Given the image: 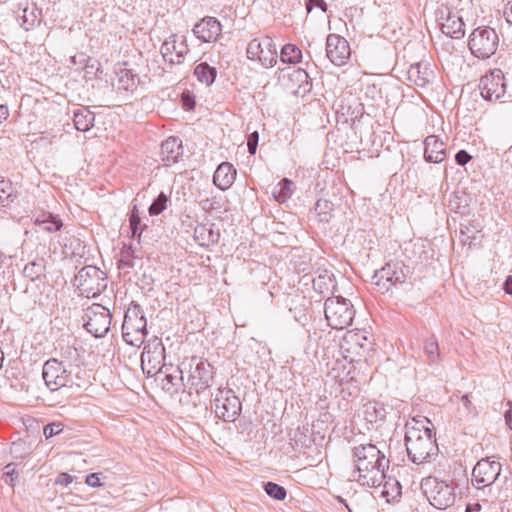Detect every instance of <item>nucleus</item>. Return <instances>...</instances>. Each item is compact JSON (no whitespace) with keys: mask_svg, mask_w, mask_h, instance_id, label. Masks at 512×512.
Wrapping results in <instances>:
<instances>
[{"mask_svg":"<svg viewBox=\"0 0 512 512\" xmlns=\"http://www.w3.org/2000/svg\"><path fill=\"white\" fill-rule=\"evenodd\" d=\"M195 238L200 241V245L208 246L210 244H214L219 239V233L214 232L211 227H206L205 225H201L195 228L194 231Z\"/></svg>","mask_w":512,"mask_h":512,"instance_id":"obj_34","label":"nucleus"},{"mask_svg":"<svg viewBox=\"0 0 512 512\" xmlns=\"http://www.w3.org/2000/svg\"><path fill=\"white\" fill-rule=\"evenodd\" d=\"M61 357L68 363H77L80 358L78 349L72 346H66L61 348Z\"/></svg>","mask_w":512,"mask_h":512,"instance_id":"obj_47","label":"nucleus"},{"mask_svg":"<svg viewBox=\"0 0 512 512\" xmlns=\"http://www.w3.org/2000/svg\"><path fill=\"white\" fill-rule=\"evenodd\" d=\"M62 424L61 423H50V424H47L45 427H44V435L46 438H51L55 435H58L59 433L62 432Z\"/></svg>","mask_w":512,"mask_h":512,"instance_id":"obj_49","label":"nucleus"},{"mask_svg":"<svg viewBox=\"0 0 512 512\" xmlns=\"http://www.w3.org/2000/svg\"><path fill=\"white\" fill-rule=\"evenodd\" d=\"M380 277H386L389 279L392 287H396L398 284H403L406 281V274L401 265L397 263H387L380 269Z\"/></svg>","mask_w":512,"mask_h":512,"instance_id":"obj_27","label":"nucleus"},{"mask_svg":"<svg viewBox=\"0 0 512 512\" xmlns=\"http://www.w3.org/2000/svg\"><path fill=\"white\" fill-rule=\"evenodd\" d=\"M194 75L198 81L210 86L215 81L217 71L216 68L210 66L208 63L202 62L195 67Z\"/></svg>","mask_w":512,"mask_h":512,"instance_id":"obj_31","label":"nucleus"},{"mask_svg":"<svg viewBox=\"0 0 512 512\" xmlns=\"http://www.w3.org/2000/svg\"><path fill=\"white\" fill-rule=\"evenodd\" d=\"M469 49L479 59H487L495 54L499 45L496 31L488 26L474 29L469 37Z\"/></svg>","mask_w":512,"mask_h":512,"instance_id":"obj_8","label":"nucleus"},{"mask_svg":"<svg viewBox=\"0 0 512 512\" xmlns=\"http://www.w3.org/2000/svg\"><path fill=\"white\" fill-rule=\"evenodd\" d=\"M465 24L462 18L452 12H448L447 17L441 23L442 33L451 38L459 39L465 34Z\"/></svg>","mask_w":512,"mask_h":512,"instance_id":"obj_25","label":"nucleus"},{"mask_svg":"<svg viewBox=\"0 0 512 512\" xmlns=\"http://www.w3.org/2000/svg\"><path fill=\"white\" fill-rule=\"evenodd\" d=\"M74 479H75L74 476H72L68 473L62 472V473L58 474V476L56 477L55 484L67 487L74 481Z\"/></svg>","mask_w":512,"mask_h":512,"instance_id":"obj_51","label":"nucleus"},{"mask_svg":"<svg viewBox=\"0 0 512 512\" xmlns=\"http://www.w3.org/2000/svg\"><path fill=\"white\" fill-rule=\"evenodd\" d=\"M236 170L228 162L221 163L214 172L213 183L221 190H226L233 184Z\"/></svg>","mask_w":512,"mask_h":512,"instance_id":"obj_24","label":"nucleus"},{"mask_svg":"<svg viewBox=\"0 0 512 512\" xmlns=\"http://www.w3.org/2000/svg\"><path fill=\"white\" fill-rule=\"evenodd\" d=\"M424 353L430 363H437L440 359V351L437 341L433 340L424 346Z\"/></svg>","mask_w":512,"mask_h":512,"instance_id":"obj_45","label":"nucleus"},{"mask_svg":"<svg viewBox=\"0 0 512 512\" xmlns=\"http://www.w3.org/2000/svg\"><path fill=\"white\" fill-rule=\"evenodd\" d=\"M8 115L9 111L7 106L0 105V123L2 122V120H5L8 117Z\"/></svg>","mask_w":512,"mask_h":512,"instance_id":"obj_62","label":"nucleus"},{"mask_svg":"<svg viewBox=\"0 0 512 512\" xmlns=\"http://www.w3.org/2000/svg\"><path fill=\"white\" fill-rule=\"evenodd\" d=\"M100 473H91L86 476L85 483L91 487H100Z\"/></svg>","mask_w":512,"mask_h":512,"instance_id":"obj_53","label":"nucleus"},{"mask_svg":"<svg viewBox=\"0 0 512 512\" xmlns=\"http://www.w3.org/2000/svg\"><path fill=\"white\" fill-rule=\"evenodd\" d=\"M259 134L257 131L252 132L247 139V147L250 154H255L258 146Z\"/></svg>","mask_w":512,"mask_h":512,"instance_id":"obj_50","label":"nucleus"},{"mask_svg":"<svg viewBox=\"0 0 512 512\" xmlns=\"http://www.w3.org/2000/svg\"><path fill=\"white\" fill-rule=\"evenodd\" d=\"M314 7L320 8L323 12L327 11V4L324 0H309L306 4L308 12H311Z\"/></svg>","mask_w":512,"mask_h":512,"instance_id":"obj_52","label":"nucleus"},{"mask_svg":"<svg viewBox=\"0 0 512 512\" xmlns=\"http://www.w3.org/2000/svg\"><path fill=\"white\" fill-rule=\"evenodd\" d=\"M311 282L313 285V289L319 293L323 294L328 291L333 282V274L328 270H322L318 272V275L315 277H311Z\"/></svg>","mask_w":512,"mask_h":512,"instance_id":"obj_33","label":"nucleus"},{"mask_svg":"<svg viewBox=\"0 0 512 512\" xmlns=\"http://www.w3.org/2000/svg\"><path fill=\"white\" fill-rule=\"evenodd\" d=\"M141 219L138 214V211L136 210V207H134L130 218H129V228L131 232V237H136L137 235H140L142 228L140 227Z\"/></svg>","mask_w":512,"mask_h":512,"instance_id":"obj_46","label":"nucleus"},{"mask_svg":"<svg viewBox=\"0 0 512 512\" xmlns=\"http://www.w3.org/2000/svg\"><path fill=\"white\" fill-rule=\"evenodd\" d=\"M185 370L180 366H166L159 371L156 376V380L160 382L162 389L170 394L177 393L179 389L184 386V374Z\"/></svg>","mask_w":512,"mask_h":512,"instance_id":"obj_18","label":"nucleus"},{"mask_svg":"<svg viewBox=\"0 0 512 512\" xmlns=\"http://www.w3.org/2000/svg\"><path fill=\"white\" fill-rule=\"evenodd\" d=\"M70 374L71 372H68L64 361L51 358L43 365L42 377L51 392L59 391L66 387L70 382Z\"/></svg>","mask_w":512,"mask_h":512,"instance_id":"obj_14","label":"nucleus"},{"mask_svg":"<svg viewBox=\"0 0 512 512\" xmlns=\"http://www.w3.org/2000/svg\"><path fill=\"white\" fill-rule=\"evenodd\" d=\"M502 465L493 457H486L477 462L472 470L474 487H486L498 483L501 477Z\"/></svg>","mask_w":512,"mask_h":512,"instance_id":"obj_12","label":"nucleus"},{"mask_svg":"<svg viewBox=\"0 0 512 512\" xmlns=\"http://www.w3.org/2000/svg\"><path fill=\"white\" fill-rule=\"evenodd\" d=\"M481 96L488 101H499L505 96L506 83L502 70L494 69L484 75L479 84Z\"/></svg>","mask_w":512,"mask_h":512,"instance_id":"obj_15","label":"nucleus"},{"mask_svg":"<svg viewBox=\"0 0 512 512\" xmlns=\"http://www.w3.org/2000/svg\"><path fill=\"white\" fill-rule=\"evenodd\" d=\"M199 205L202 208V210L206 212H210L212 210H219L221 208V203L215 197L202 199L199 202Z\"/></svg>","mask_w":512,"mask_h":512,"instance_id":"obj_48","label":"nucleus"},{"mask_svg":"<svg viewBox=\"0 0 512 512\" xmlns=\"http://www.w3.org/2000/svg\"><path fill=\"white\" fill-rule=\"evenodd\" d=\"M14 13L17 22L26 31L32 30L41 22V11L35 3H30L28 0H21Z\"/></svg>","mask_w":512,"mask_h":512,"instance_id":"obj_19","label":"nucleus"},{"mask_svg":"<svg viewBox=\"0 0 512 512\" xmlns=\"http://www.w3.org/2000/svg\"><path fill=\"white\" fill-rule=\"evenodd\" d=\"M95 116L88 108H77L73 112L74 126L78 131H88L94 125Z\"/></svg>","mask_w":512,"mask_h":512,"instance_id":"obj_28","label":"nucleus"},{"mask_svg":"<svg viewBox=\"0 0 512 512\" xmlns=\"http://www.w3.org/2000/svg\"><path fill=\"white\" fill-rule=\"evenodd\" d=\"M168 202V196L161 192L152 202L149 207V214L152 216L159 215L166 209V205Z\"/></svg>","mask_w":512,"mask_h":512,"instance_id":"obj_44","label":"nucleus"},{"mask_svg":"<svg viewBox=\"0 0 512 512\" xmlns=\"http://www.w3.org/2000/svg\"><path fill=\"white\" fill-rule=\"evenodd\" d=\"M401 495V485L396 479L389 478L382 486L381 496L387 502L395 501Z\"/></svg>","mask_w":512,"mask_h":512,"instance_id":"obj_37","label":"nucleus"},{"mask_svg":"<svg viewBox=\"0 0 512 512\" xmlns=\"http://www.w3.org/2000/svg\"><path fill=\"white\" fill-rule=\"evenodd\" d=\"M315 212L320 222L328 223L333 216V204L325 199H319L315 204Z\"/></svg>","mask_w":512,"mask_h":512,"instance_id":"obj_38","label":"nucleus"},{"mask_svg":"<svg viewBox=\"0 0 512 512\" xmlns=\"http://www.w3.org/2000/svg\"><path fill=\"white\" fill-rule=\"evenodd\" d=\"M363 415L367 422L376 423L386 417V409L382 403L367 402L363 406Z\"/></svg>","mask_w":512,"mask_h":512,"instance_id":"obj_30","label":"nucleus"},{"mask_svg":"<svg viewBox=\"0 0 512 512\" xmlns=\"http://www.w3.org/2000/svg\"><path fill=\"white\" fill-rule=\"evenodd\" d=\"M189 52L186 38L173 34L169 36L161 46V54L165 61L171 64H181L185 55Z\"/></svg>","mask_w":512,"mask_h":512,"instance_id":"obj_17","label":"nucleus"},{"mask_svg":"<svg viewBox=\"0 0 512 512\" xmlns=\"http://www.w3.org/2000/svg\"><path fill=\"white\" fill-rule=\"evenodd\" d=\"M408 80L416 86L425 87L434 79V71L427 62L411 64L407 71Z\"/></svg>","mask_w":512,"mask_h":512,"instance_id":"obj_21","label":"nucleus"},{"mask_svg":"<svg viewBox=\"0 0 512 512\" xmlns=\"http://www.w3.org/2000/svg\"><path fill=\"white\" fill-rule=\"evenodd\" d=\"M428 425H431V422L427 418L421 421L412 419L405 425L407 454L409 459L417 465L429 461L438 452L435 434Z\"/></svg>","mask_w":512,"mask_h":512,"instance_id":"obj_2","label":"nucleus"},{"mask_svg":"<svg viewBox=\"0 0 512 512\" xmlns=\"http://www.w3.org/2000/svg\"><path fill=\"white\" fill-rule=\"evenodd\" d=\"M446 158L443 141L435 135H429L424 140V159L430 163H441Z\"/></svg>","mask_w":512,"mask_h":512,"instance_id":"obj_22","label":"nucleus"},{"mask_svg":"<svg viewBox=\"0 0 512 512\" xmlns=\"http://www.w3.org/2000/svg\"><path fill=\"white\" fill-rule=\"evenodd\" d=\"M263 489L269 497L278 501L284 500L287 496V491L283 486L271 481L264 483Z\"/></svg>","mask_w":512,"mask_h":512,"instance_id":"obj_40","label":"nucleus"},{"mask_svg":"<svg viewBox=\"0 0 512 512\" xmlns=\"http://www.w3.org/2000/svg\"><path fill=\"white\" fill-rule=\"evenodd\" d=\"M293 191L294 183L288 178H283L273 189L272 193L276 201L284 203L292 196Z\"/></svg>","mask_w":512,"mask_h":512,"instance_id":"obj_32","label":"nucleus"},{"mask_svg":"<svg viewBox=\"0 0 512 512\" xmlns=\"http://www.w3.org/2000/svg\"><path fill=\"white\" fill-rule=\"evenodd\" d=\"M35 223L48 232L58 231L63 225L62 221L51 213H43L42 215H39L36 218Z\"/></svg>","mask_w":512,"mask_h":512,"instance_id":"obj_35","label":"nucleus"},{"mask_svg":"<svg viewBox=\"0 0 512 512\" xmlns=\"http://www.w3.org/2000/svg\"><path fill=\"white\" fill-rule=\"evenodd\" d=\"M470 159H471V156L465 150H460L455 155V160H456L457 164H459L461 166L466 165Z\"/></svg>","mask_w":512,"mask_h":512,"instance_id":"obj_54","label":"nucleus"},{"mask_svg":"<svg viewBox=\"0 0 512 512\" xmlns=\"http://www.w3.org/2000/svg\"><path fill=\"white\" fill-rule=\"evenodd\" d=\"M221 23L215 17H205L195 24L194 35L201 41L214 42L221 35Z\"/></svg>","mask_w":512,"mask_h":512,"instance_id":"obj_20","label":"nucleus"},{"mask_svg":"<svg viewBox=\"0 0 512 512\" xmlns=\"http://www.w3.org/2000/svg\"><path fill=\"white\" fill-rule=\"evenodd\" d=\"M461 401L464 405V407L469 411L471 412L473 409H474V406L472 405V402L470 401L469 399V395L468 394H465L461 397Z\"/></svg>","mask_w":512,"mask_h":512,"instance_id":"obj_60","label":"nucleus"},{"mask_svg":"<svg viewBox=\"0 0 512 512\" xmlns=\"http://www.w3.org/2000/svg\"><path fill=\"white\" fill-rule=\"evenodd\" d=\"M117 82L116 87L119 91L133 92L138 83L139 77L133 73L132 70L127 68H121L117 71Z\"/></svg>","mask_w":512,"mask_h":512,"instance_id":"obj_26","label":"nucleus"},{"mask_svg":"<svg viewBox=\"0 0 512 512\" xmlns=\"http://www.w3.org/2000/svg\"><path fill=\"white\" fill-rule=\"evenodd\" d=\"M161 155L166 166L177 163L183 156L181 140L177 137H169L161 145Z\"/></svg>","mask_w":512,"mask_h":512,"instance_id":"obj_23","label":"nucleus"},{"mask_svg":"<svg viewBox=\"0 0 512 512\" xmlns=\"http://www.w3.org/2000/svg\"><path fill=\"white\" fill-rule=\"evenodd\" d=\"M185 372H188L187 384L189 394L195 392L197 396L205 392L211 385L214 376L212 365L197 357L182 362Z\"/></svg>","mask_w":512,"mask_h":512,"instance_id":"obj_3","label":"nucleus"},{"mask_svg":"<svg viewBox=\"0 0 512 512\" xmlns=\"http://www.w3.org/2000/svg\"><path fill=\"white\" fill-rule=\"evenodd\" d=\"M380 269L375 271L374 275L371 278V284L374 285L380 293L384 294L393 288L389 279L386 277H380Z\"/></svg>","mask_w":512,"mask_h":512,"instance_id":"obj_42","label":"nucleus"},{"mask_svg":"<svg viewBox=\"0 0 512 512\" xmlns=\"http://www.w3.org/2000/svg\"><path fill=\"white\" fill-rule=\"evenodd\" d=\"M182 104L186 110H192L195 106V100L189 92L182 94Z\"/></svg>","mask_w":512,"mask_h":512,"instance_id":"obj_55","label":"nucleus"},{"mask_svg":"<svg viewBox=\"0 0 512 512\" xmlns=\"http://www.w3.org/2000/svg\"><path fill=\"white\" fill-rule=\"evenodd\" d=\"M421 489L430 504L437 509L445 510L455 502L454 488L446 481L427 477L421 481Z\"/></svg>","mask_w":512,"mask_h":512,"instance_id":"obj_7","label":"nucleus"},{"mask_svg":"<svg viewBox=\"0 0 512 512\" xmlns=\"http://www.w3.org/2000/svg\"><path fill=\"white\" fill-rule=\"evenodd\" d=\"M45 266L43 261H32L28 263L24 269V276L31 279L32 281L39 279L44 274Z\"/></svg>","mask_w":512,"mask_h":512,"instance_id":"obj_39","label":"nucleus"},{"mask_svg":"<svg viewBox=\"0 0 512 512\" xmlns=\"http://www.w3.org/2000/svg\"><path fill=\"white\" fill-rule=\"evenodd\" d=\"M12 191L11 183L0 177V206H7L13 201L11 199Z\"/></svg>","mask_w":512,"mask_h":512,"instance_id":"obj_43","label":"nucleus"},{"mask_svg":"<svg viewBox=\"0 0 512 512\" xmlns=\"http://www.w3.org/2000/svg\"><path fill=\"white\" fill-rule=\"evenodd\" d=\"M302 51L294 44H286L281 49L280 60L283 63L296 64L301 61Z\"/></svg>","mask_w":512,"mask_h":512,"instance_id":"obj_36","label":"nucleus"},{"mask_svg":"<svg viewBox=\"0 0 512 512\" xmlns=\"http://www.w3.org/2000/svg\"><path fill=\"white\" fill-rule=\"evenodd\" d=\"M4 476L10 478V482L12 483L15 479H17L18 474L15 471V467L13 463H9L4 467Z\"/></svg>","mask_w":512,"mask_h":512,"instance_id":"obj_56","label":"nucleus"},{"mask_svg":"<svg viewBox=\"0 0 512 512\" xmlns=\"http://www.w3.org/2000/svg\"><path fill=\"white\" fill-rule=\"evenodd\" d=\"M294 74H295L298 78H300V77L307 78V77H308L307 73H306L304 70H302V69L294 70Z\"/></svg>","mask_w":512,"mask_h":512,"instance_id":"obj_64","label":"nucleus"},{"mask_svg":"<svg viewBox=\"0 0 512 512\" xmlns=\"http://www.w3.org/2000/svg\"><path fill=\"white\" fill-rule=\"evenodd\" d=\"M85 317L84 327L96 338L104 337L108 333L112 318L109 309L101 304H93L87 309Z\"/></svg>","mask_w":512,"mask_h":512,"instance_id":"obj_13","label":"nucleus"},{"mask_svg":"<svg viewBox=\"0 0 512 512\" xmlns=\"http://www.w3.org/2000/svg\"><path fill=\"white\" fill-rule=\"evenodd\" d=\"M355 470L351 477L362 486L379 487L385 478L384 470L389 460L373 444H361L354 447Z\"/></svg>","mask_w":512,"mask_h":512,"instance_id":"obj_1","label":"nucleus"},{"mask_svg":"<svg viewBox=\"0 0 512 512\" xmlns=\"http://www.w3.org/2000/svg\"><path fill=\"white\" fill-rule=\"evenodd\" d=\"M215 415L226 422H233L242 410L240 399L228 388L218 389L213 400Z\"/></svg>","mask_w":512,"mask_h":512,"instance_id":"obj_9","label":"nucleus"},{"mask_svg":"<svg viewBox=\"0 0 512 512\" xmlns=\"http://www.w3.org/2000/svg\"><path fill=\"white\" fill-rule=\"evenodd\" d=\"M477 489V497L489 504L503 501L502 489L498 483L490 484L486 487H475Z\"/></svg>","mask_w":512,"mask_h":512,"instance_id":"obj_29","label":"nucleus"},{"mask_svg":"<svg viewBox=\"0 0 512 512\" xmlns=\"http://www.w3.org/2000/svg\"><path fill=\"white\" fill-rule=\"evenodd\" d=\"M324 313L328 325L337 330L350 326L355 316L352 303L341 296L327 298Z\"/></svg>","mask_w":512,"mask_h":512,"instance_id":"obj_5","label":"nucleus"},{"mask_svg":"<svg viewBox=\"0 0 512 512\" xmlns=\"http://www.w3.org/2000/svg\"><path fill=\"white\" fill-rule=\"evenodd\" d=\"M351 55L348 41L337 34H329L326 39V56L336 66L346 64Z\"/></svg>","mask_w":512,"mask_h":512,"instance_id":"obj_16","label":"nucleus"},{"mask_svg":"<svg viewBox=\"0 0 512 512\" xmlns=\"http://www.w3.org/2000/svg\"><path fill=\"white\" fill-rule=\"evenodd\" d=\"M135 256L132 247H124L120 253V259L118 260V268L127 272L135 266Z\"/></svg>","mask_w":512,"mask_h":512,"instance_id":"obj_41","label":"nucleus"},{"mask_svg":"<svg viewBox=\"0 0 512 512\" xmlns=\"http://www.w3.org/2000/svg\"><path fill=\"white\" fill-rule=\"evenodd\" d=\"M507 4L504 10V17L508 24H512V0H506Z\"/></svg>","mask_w":512,"mask_h":512,"instance_id":"obj_57","label":"nucleus"},{"mask_svg":"<svg viewBox=\"0 0 512 512\" xmlns=\"http://www.w3.org/2000/svg\"><path fill=\"white\" fill-rule=\"evenodd\" d=\"M505 293L512 295V275H509L503 283Z\"/></svg>","mask_w":512,"mask_h":512,"instance_id":"obj_59","label":"nucleus"},{"mask_svg":"<svg viewBox=\"0 0 512 512\" xmlns=\"http://www.w3.org/2000/svg\"><path fill=\"white\" fill-rule=\"evenodd\" d=\"M165 359V348L160 339L154 337L144 346L141 354V367L143 372L152 377L161 371L167 365L163 363Z\"/></svg>","mask_w":512,"mask_h":512,"instance_id":"obj_11","label":"nucleus"},{"mask_svg":"<svg viewBox=\"0 0 512 512\" xmlns=\"http://www.w3.org/2000/svg\"><path fill=\"white\" fill-rule=\"evenodd\" d=\"M246 55L248 59L259 61L266 68L274 67L277 64L276 45L268 36L252 39L248 43Z\"/></svg>","mask_w":512,"mask_h":512,"instance_id":"obj_10","label":"nucleus"},{"mask_svg":"<svg viewBox=\"0 0 512 512\" xmlns=\"http://www.w3.org/2000/svg\"><path fill=\"white\" fill-rule=\"evenodd\" d=\"M146 326L147 321L141 306L132 302L125 313L122 324L123 340L131 346L139 347L147 335Z\"/></svg>","mask_w":512,"mask_h":512,"instance_id":"obj_4","label":"nucleus"},{"mask_svg":"<svg viewBox=\"0 0 512 512\" xmlns=\"http://www.w3.org/2000/svg\"><path fill=\"white\" fill-rule=\"evenodd\" d=\"M337 500H338V502L344 504L349 512H359L358 505H354L353 503H348L344 498H342L340 496L337 497Z\"/></svg>","mask_w":512,"mask_h":512,"instance_id":"obj_58","label":"nucleus"},{"mask_svg":"<svg viewBox=\"0 0 512 512\" xmlns=\"http://www.w3.org/2000/svg\"><path fill=\"white\" fill-rule=\"evenodd\" d=\"M481 510L480 503L468 504L466 506V512H479Z\"/></svg>","mask_w":512,"mask_h":512,"instance_id":"obj_61","label":"nucleus"},{"mask_svg":"<svg viewBox=\"0 0 512 512\" xmlns=\"http://www.w3.org/2000/svg\"><path fill=\"white\" fill-rule=\"evenodd\" d=\"M74 285L82 296L94 298L107 287V276L98 267L88 265L81 268L74 278Z\"/></svg>","mask_w":512,"mask_h":512,"instance_id":"obj_6","label":"nucleus"},{"mask_svg":"<svg viewBox=\"0 0 512 512\" xmlns=\"http://www.w3.org/2000/svg\"><path fill=\"white\" fill-rule=\"evenodd\" d=\"M504 418H505V422L506 424L510 427H511V423H512V409H509L505 412L504 414Z\"/></svg>","mask_w":512,"mask_h":512,"instance_id":"obj_63","label":"nucleus"}]
</instances>
